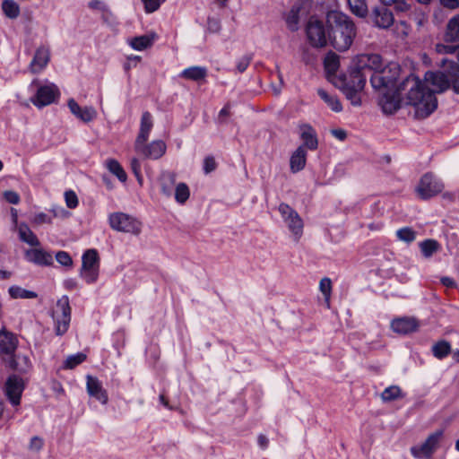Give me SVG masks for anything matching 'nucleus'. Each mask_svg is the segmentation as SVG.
<instances>
[{
	"label": "nucleus",
	"instance_id": "23",
	"mask_svg": "<svg viewBox=\"0 0 459 459\" xmlns=\"http://www.w3.org/2000/svg\"><path fill=\"white\" fill-rule=\"evenodd\" d=\"M419 325L412 317H399L391 322V328L400 334H408L417 330Z\"/></svg>",
	"mask_w": 459,
	"mask_h": 459
},
{
	"label": "nucleus",
	"instance_id": "48",
	"mask_svg": "<svg viewBox=\"0 0 459 459\" xmlns=\"http://www.w3.org/2000/svg\"><path fill=\"white\" fill-rule=\"evenodd\" d=\"M252 58H253L252 55H249V54L245 55V56H241L240 58H238L236 62V70L240 74L244 73L249 66Z\"/></svg>",
	"mask_w": 459,
	"mask_h": 459
},
{
	"label": "nucleus",
	"instance_id": "46",
	"mask_svg": "<svg viewBox=\"0 0 459 459\" xmlns=\"http://www.w3.org/2000/svg\"><path fill=\"white\" fill-rule=\"evenodd\" d=\"M435 50L437 53L441 55H451V54H457L458 51V46H454L450 44H445V43H437L435 46Z\"/></svg>",
	"mask_w": 459,
	"mask_h": 459
},
{
	"label": "nucleus",
	"instance_id": "4",
	"mask_svg": "<svg viewBox=\"0 0 459 459\" xmlns=\"http://www.w3.org/2000/svg\"><path fill=\"white\" fill-rule=\"evenodd\" d=\"M401 69L396 63H390L386 67L375 71L370 76V82L374 89L381 92L394 89L399 85L398 79Z\"/></svg>",
	"mask_w": 459,
	"mask_h": 459
},
{
	"label": "nucleus",
	"instance_id": "25",
	"mask_svg": "<svg viewBox=\"0 0 459 459\" xmlns=\"http://www.w3.org/2000/svg\"><path fill=\"white\" fill-rule=\"evenodd\" d=\"M300 138L305 149L315 151L318 147V140L315 129L309 125H302L299 127Z\"/></svg>",
	"mask_w": 459,
	"mask_h": 459
},
{
	"label": "nucleus",
	"instance_id": "19",
	"mask_svg": "<svg viewBox=\"0 0 459 459\" xmlns=\"http://www.w3.org/2000/svg\"><path fill=\"white\" fill-rule=\"evenodd\" d=\"M86 389L90 396L95 398L102 404L108 403V393L97 377L87 376Z\"/></svg>",
	"mask_w": 459,
	"mask_h": 459
},
{
	"label": "nucleus",
	"instance_id": "21",
	"mask_svg": "<svg viewBox=\"0 0 459 459\" xmlns=\"http://www.w3.org/2000/svg\"><path fill=\"white\" fill-rule=\"evenodd\" d=\"M374 24L381 29H387L394 23V16L385 6L376 7L372 13Z\"/></svg>",
	"mask_w": 459,
	"mask_h": 459
},
{
	"label": "nucleus",
	"instance_id": "39",
	"mask_svg": "<svg viewBox=\"0 0 459 459\" xmlns=\"http://www.w3.org/2000/svg\"><path fill=\"white\" fill-rule=\"evenodd\" d=\"M87 356L83 352H77L69 355L64 361L63 368L65 369H73L86 359Z\"/></svg>",
	"mask_w": 459,
	"mask_h": 459
},
{
	"label": "nucleus",
	"instance_id": "58",
	"mask_svg": "<svg viewBox=\"0 0 459 459\" xmlns=\"http://www.w3.org/2000/svg\"><path fill=\"white\" fill-rule=\"evenodd\" d=\"M392 4H394V9L399 12H407L411 7V4L406 0H395L392 2Z\"/></svg>",
	"mask_w": 459,
	"mask_h": 459
},
{
	"label": "nucleus",
	"instance_id": "28",
	"mask_svg": "<svg viewBox=\"0 0 459 459\" xmlns=\"http://www.w3.org/2000/svg\"><path fill=\"white\" fill-rule=\"evenodd\" d=\"M19 239L31 247H39L40 242L36 234L26 223H20L17 227Z\"/></svg>",
	"mask_w": 459,
	"mask_h": 459
},
{
	"label": "nucleus",
	"instance_id": "38",
	"mask_svg": "<svg viewBox=\"0 0 459 459\" xmlns=\"http://www.w3.org/2000/svg\"><path fill=\"white\" fill-rule=\"evenodd\" d=\"M451 351V346L449 342L446 341H440L433 345L432 352L433 355L438 359H442L446 358Z\"/></svg>",
	"mask_w": 459,
	"mask_h": 459
},
{
	"label": "nucleus",
	"instance_id": "37",
	"mask_svg": "<svg viewBox=\"0 0 459 459\" xmlns=\"http://www.w3.org/2000/svg\"><path fill=\"white\" fill-rule=\"evenodd\" d=\"M403 396L404 394L398 385H390L386 387L381 394V398L384 402H392Z\"/></svg>",
	"mask_w": 459,
	"mask_h": 459
},
{
	"label": "nucleus",
	"instance_id": "34",
	"mask_svg": "<svg viewBox=\"0 0 459 459\" xmlns=\"http://www.w3.org/2000/svg\"><path fill=\"white\" fill-rule=\"evenodd\" d=\"M351 12L359 16L366 17L368 14V6L365 0H347Z\"/></svg>",
	"mask_w": 459,
	"mask_h": 459
},
{
	"label": "nucleus",
	"instance_id": "60",
	"mask_svg": "<svg viewBox=\"0 0 459 459\" xmlns=\"http://www.w3.org/2000/svg\"><path fill=\"white\" fill-rule=\"evenodd\" d=\"M30 446L31 449L39 451V449H41V447L43 446V440L40 437H33L30 439Z\"/></svg>",
	"mask_w": 459,
	"mask_h": 459
},
{
	"label": "nucleus",
	"instance_id": "24",
	"mask_svg": "<svg viewBox=\"0 0 459 459\" xmlns=\"http://www.w3.org/2000/svg\"><path fill=\"white\" fill-rule=\"evenodd\" d=\"M307 152L304 145L299 146L290 155V169L291 173L296 174L301 171L307 163Z\"/></svg>",
	"mask_w": 459,
	"mask_h": 459
},
{
	"label": "nucleus",
	"instance_id": "27",
	"mask_svg": "<svg viewBox=\"0 0 459 459\" xmlns=\"http://www.w3.org/2000/svg\"><path fill=\"white\" fill-rule=\"evenodd\" d=\"M17 338L10 332L0 331V351L5 354L13 353L17 347Z\"/></svg>",
	"mask_w": 459,
	"mask_h": 459
},
{
	"label": "nucleus",
	"instance_id": "7",
	"mask_svg": "<svg viewBox=\"0 0 459 459\" xmlns=\"http://www.w3.org/2000/svg\"><path fill=\"white\" fill-rule=\"evenodd\" d=\"M52 317L55 322L56 333L57 335L65 334L69 328L71 321V307L67 296L65 295L57 300L52 313Z\"/></svg>",
	"mask_w": 459,
	"mask_h": 459
},
{
	"label": "nucleus",
	"instance_id": "12",
	"mask_svg": "<svg viewBox=\"0 0 459 459\" xmlns=\"http://www.w3.org/2000/svg\"><path fill=\"white\" fill-rule=\"evenodd\" d=\"M443 188L444 185L439 178L432 173H426L420 178L416 191L422 199H428L440 193Z\"/></svg>",
	"mask_w": 459,
	"mask_h": 459
},
{
	"label": "nucleus",
	"instance_id": "64",
	"mask_svg": "<svg viewBox=\"0 0 459 459\" xmlns=\"http://www.w3.org/2000/svg\"><path fill=\"white\" fill-rule=\"evenodd\" d=\"M441 282L447 288H455L456 286V282L450 277H443Z\"/></svg>",
	"mask_w": 459,
	"mask_h": 459
},
{
	"label": "nucleus",
	"instance_id": "55",
	"mask_svg": "<svg viewBox=\"0 0 459 459\" xmlns=\"http://www.w3.org/2000/svg\"><path fill=\"white\" fill-rule=\"evenodd\" d=\"M207 30L212 33H217L221 30L220 20L209 17L207 20Z\"/></svg>",
	"mask_w": 459,
	"mask_h": 459
},
{
	"label": "nucleus",
	"instance_id": "44",
	"mask_svg": "<svg viewBox=\"0 0 459 459\" xmlns=\"http://www.w3.org/2000/svg\"><path fill=\"white\" fill-rule=\"evenodd\" d=\"M396 236L401 241L411 243L416 238V232L410 227H404L396 231Z\"/></svg>",
	"mask_w": 459,
	"mask_h": 459
},
{
	"label": "nucleus",
	"instance_id": "6",
	"mask_svg": "<svg viewBox=\"0 0 459 459\" xmlns=\"http://www.w3.org/2000/svg\"><path fill=\"white\" fill-rule=\"evenodd\" d=\"M100 256L94 248L87 249L82 256L81 277L88 284L94 283L99 277Z\"/></svg>",
	"mask_w": 459,
	"mask_h": 459
},
{
	"label": "nucleus",
	"instance_id": "62",
	"mask_svg": "<svg viewBox=\"0 0 459 459\" xmlns=\"http://www.w3.org/2000/svg\"><path fill=\"white\" fill-rule=\"evenodd\" d=\"M439 1H440V4L447 9L455 10V9L458 8V1L457 0H439Z\"/></svg>",
	"mask_w": 459,
	"mask_h": 459
},
{
	"label": "nucleus",
	"instance_id": "61",
	"mask_svg": "<svg viewBox=\"0 0 459 459\" xmlns=\"http://www.w3.org/2000/svg\"><path fill=\"white\" fill-rule=\"evenodd\" d=\"M331 134L340 141H344L347 137V133L343 129H333Z\"/></svg>",
	"mask_w": 459,
	"mask_h": 459
},
{
	"label": "nucleus",
	"instance_id": "17",
	"mask_svg": "<svg viewBox=\"0 0 459 459\" xmlns=\"http://www.w3.org/2000/svg\"><path fill=\"white\" fill-rule=\"evenodd\" d=\"M24 258L27 262L39 266H50L53 264L51 253L41 248L40 246L26 249L24 251Z\"/></svg>",
	"mask_w": 459,
	"mask_h": 459
},
{
	"label": "nucleus",
	"instance_id": "42",
	"mask_svg": "<svg viewBox=\"0 0 459 459\" xmlns=\"http://www.w3.org/2000/svg\"><path fill=\"white\" fill-rule=\"evenodd\" d=\"M420 248L425 257H430L438 248L437 241L426 239L420 244Z\"/></svg>",
	"mask_w": 459,
	"mask_h": 459
},
{
	"label": "nucleus",
	"instance_id": "13",
	"mask_svg": "<svg viewBox=\"0 0 459 459\" xmlns=\"http://www.w3.org/2000/svg\"><path fill=\"white\" fill-rule=\"evenodd\" d=\"M307 40L315 48L325 47L327 43V37L324 23L314 17H311L306 28Z\"/></svg>",
	"mask_w": 459,
	"mask_h": 459
},
{
	"label": "nucleus",
	"instance_id": "3",
	"mask_svg": "<svg viewBox=\"0 0 459 459\" xmlns=\"http://www.w3.org/2000/svg\"><path fill=\"white\" fill-rule=\"evenodd\" d=\"M340 89L353 106H360V91L366 84V74L358 71H349V74L340 77Z\"/></svg>",
	"mask_w": 459,
	"mask_h": 459
},
{
	"label": "nucleus",
	"instance_id": "41",
	"mask_svg": "<svg viewBox=\"0 0 459 459\" xmlns=\"http://www.w3.org/2000/svg\"><path fill=\"white\" fill-rule=\"evenodd\" d=\"M190 196V191L186 184L179 183L175 187V199L177 203L184 204Z\"/></svg>",
	"mask_w": 459,
	"mask_h": 459
},
{
	"label": "nucleus",
	"instance_id": "57",
	"mask_svg": "<svg viewBox=\"0 0 459 459\" xmlns=\"http://www.w3.org/2000/svg\"><path fill=\"white\" fill-rule=\"evenodd\" d=\"M4 196L9 204H18L20 203V195L14 191H5Z\"/></svg>",
	"mask_w": 459,
	"mask_h": 459
},
{
	"label": "nucleus",
	"instance_id": "33",
	"mask_svg": "<svg viewBox=\"0 0 459 459\" xmlns=\"http://www.w3.org/2000/svg\"><path fill=\"white\" fill-rule=\"evenodd\" d=\"M152 43L153 37H150L149 35H142L133 38L130 41V46L137 51H143L151 47Z\"/></svg>",
	"mask_w": 459,
	"mask_h": 459
},
{
	"label": "nucleus",
	"instance_id": "14",
	"mask_svg": "<svg viewBox=\"0 0 459 459\" xmlns=\"http://www.w3.org/2000/svg\"><path fill=\"white\" fill-rule=\"evenodd\" d=\"M442 435V430L432 433L425 442L411 448V455L418 459H429L434 453Z\"/></svg>",
	"mask_w": 459,
	"mask_h": 459
},
{
	"label": "nucleus",
	"instance_id": "36",
	"mask_svg": "<svg viewBox=\"0 0 459 459\" xmlns=\"http://www.w3.org/2000/svg\"><path fill=\"white\" fill-rule=\"evenodd\" d=\"M10 296L13 299H34L37 297V293L32 290H25L19 286H11L8 290Z\"/></svg>",
	"mask_w": 459,
	"mask_h": 459
},
{
	"label": "nucleus",
	"instance_id": "18",
	"mask_svg": "<svg viewBox=\"0 0 459 459\" xmlns=\"http://www.w3.org/2000/svg\"><path fill=\"white\" fill-rule=\"evenodd\" d=\"M70 112L79 120L89 123L96 118L97 111L93 107L82 108L74 99L71 98L67 101Z\"/></svg>",
	"mask_w": 459,
	"mask_h": 459
},
{
	"label": "nucleus",
	"instance_id": "22",
	"mask_svg": "<svg viewBox=\"0 0 459 459\" xmlns=\"http://www.w3.org/2000/svg\"><path fill=\"white\" fill-rule=\"evenodd\" d=\"M152 127H153L152 116L149 111H144L142 114L139 133L135 139L134 144L147 143V141L149 140L151 132L152 130Z\"/></svg>",
	"mask_w": 459,
	"mask_h": 459
},
{
	"label": "nucleus",
	"instance_id": "2",
	"mask_svg": "<svg viewBox=\"0 0 459 459\" xmlns=\"http://www.w3.org/2000/svg\"><path fill=\"white\" fill-rule=\"evenodd\" d=\"M331 26L329 39L332 46L338 51L348 50L356 36V26L349 16L341 12L328 13Z\"/></svg>",
	"mask_w": 459,
	"mask_h": 459
},
{
	"label": "nucleus",
	"instance_id": "26",
	"mask_svg": "<svg viewBox=\"0 0 459 459\" xmlns=\"http://www.w3.org/2000/svg\"><path fill=\"white\" fill-rule=\"evenodd\" d=\"M306 2L307 0H302V2L293 4L287 15L286 23L291 31H296L299 29V15L305 13L303 12V5Z\"/></svg>",
	"mask_w": 459,
	"mask_h": 459
},
{
	"label": "nucleus",
	"instance_id": "35",
	"mask_svg": "<svg viewBox=\"0 0 459 459\" xmlns=\"http://www.w3.org/2000/svg\"><path fill=\"white\" fill-rule=\"evenodd\" d=\"M2 10L6 17L15 19L20 14V7L13 0H4L2 2Z\"/></svg>",
	"mask_w": 459,
	"mask_h": 459
},
{
	"label": "nucleus",
	"instance_id": "53",
	"mask_svg": "<svg viewBox=\"0 0 459 459\" xmlns=\"http://www.w3.org/2000/svg\"><path fill=\"white\" fill-rule=\"evenodd\" d=\"M32 222L37 225L50 224L52 222L51 217L45 212L36 213L32 219Z\"/></svg>",
	"mask_w": 459,
	"mask_h": 459
},
{
	"label": "nucleus",
	"instance_id": "52",
	"mask_svg": "<svg viewBox=\"0 0 459 459\" xmlns=\"http://www.w3.org/2000/svg\"><path fill=\"white\" fill-rule=\"evenodd\" d=\"M131 169L136 177L139 183H142L143 177L141 173V162L137 158H133L130 162Z\"/></svg>",
	"mask_w": 459,
	"mask_h": 459
},
{
	"label": "nucleus",
	"instance_id": "54",
	"mask_svg": "<svg viewBox=\"0 0 459 459\" xmlns=\"http://www.w3.org/2000/svg\"><path fill=\"white\" fill-rule=\"evenodd\" d=\"M65 198L67 207L74 209L78 205V198L74 192L66 191L65 193Z\"/></svg>",
	"mask_w": 459,
	"mask_h": 459
},
{
	"label": "nucleus",
	"instance_id": "29",
	"mask_svg": "<svg viewBox=\"0 0 459 459\" xmlns=\"http://www.w3.org/2000/svg\"><path fill=\"white\" fill-rule=\"evenodd\" d=\"M179 76L194 82H200L204 80L207 76V68L198 65L190 66L184 69Z\"/></svg>",
	"mask_w": 459,
	"mask_h": 459
},
{
	"label": "nucleus",
	"instance_id": "31",
	"mask_svg": "<svg viewBox=\"0 0 459 459\" xmlns=\"http://www.w3.org/2000/svg\"><path fill=\"white\" fill-rule=\"evenodd\" d=\"M318 96L330 107L334 112H340L342 109V106L335 95L329 94L324 89L317 90Z\"/></svg>",
	"mask_w": 459,
	"mask_h": 459
},
{
	"label": "nucleus",
	"instance_id": "63",
	"mask_svg": "<svg viewBox=\"0 0 459 459\" xmlns=\"http://www.w3.org/2000/svg\"><path fill=\"white\" fill-rule=\"evenodd\" d=\"M257 443L262 449H266L269 444V439L266 436L260 434L257 437Z\"/></svg>",
	"mask_w": 459,
	"mask_h": 459
},
{
	"label": "nucleus",
	"instance_id": "16",
	"mask_svg": "<svg viewBox=\"0 0 459 459\" xmlns=\"http://www.w3.org/2000/svg\"><path fill=\"white\" fill-rule=\"evenodd\" d=\"M24 386L21 377L16 375L9 377L4 385V393L12 405L20 404Z\"/></svg>",
	"mask_w": 459,
	"mask_h": 459
},
{
	"label": "nucleus",
	"instance_id": "11",
	"mask_svg": "<svg viewBox=\"0 0 459 459\" xmlns=\"http://www.w3.org/2000/svg\"><path fill=\"white\" fill-rule=\"evenodd\" d=\"M353 66L350 71H358L365 74L366 70L377 71L384 68L383 59L378 54H360L352 61Z\"/></svg>",
	"mask_w": 459,
	"mask_h": 459
},
{
	"label": "nucleus",
	"instance_id": "43",
	"mask_svg": "<svg viewBox=\"0 0 459 459\" xmlns=\"http://www.w3.org/2000/svg\"><path fill=\"white\" fill-rule=\"evenodd\" d=\"M175 184V176L170 173L164 174L161 178V192L166 196L172 194V186Z\"/></svg>",
	"mask_w": 459,
	"mask_h": 459
},
{
	"label": "nucleus",
	"instance_id": "50",
	"mask_svg": "<svg viewBox=\"0 0 459 459\" xmlns=\"http://www.w3.org/2000/svg\"><path fill=\"white\" fill-rule=\"evenodd\" d=\"M217 168V163L212 156H207L204 160L203 170L204 174H209L214 171Z\"/></svg>",
	"mask_w": 459,
	"mask_h": 459
},
{
	"label": "nucleus",
	"instance_id": "47",
	"mask_svg": "<svg viewBox=\"0 0 459 459\" xmlns=\"http://www.w3.org/2000/svg\"><path fill=\"white\" fill-rule=\"evenodd\" d=\"M56 260L58 264L65 267H72L73 266V259L71 255L65 251H58L56 255Z\"/></svg>",
	"mask_w": 459,
	"mask_h": 459
},
{
	"label": "nucleus",
	"instance_id": "40",
	"mask_svg": "<svg viewBox=\"0 0 459 459\" xmlns=\"http://www.w3.org/2000/svg\"><path fill=\"white\" fill-rule=\"evenodd\" d=\"M340 65V58L335 53L330 52L325 58V68L328 74H335Z\"/></svg>",
	"mask_w": 459,
	"mask_h": 459
},
{
	"label": "nucleus",
	"instance_id": "9",
	"mask_svg": "<svg viewBox=\"0 0 459 459\" xmlns=\"http://www.w3.org/2000/svg\"><path fill=\"white\" fill-rule=\"evenodd\" d=\"M278 210L289 230L291 232L293 239L299 241L302 236L304 227L301 217L287 204H281Z\"/></svg>",
	"mask_w": 459,
	"mask_h": 459
},
{
	"label": "nucleus",
	"instance_id": "51",
	"mask_svg": "<svg viewBox=\"0 0 459 459\" xmlns=\"http://www.w3.org/2000/svg\"><path fill=\"white\" fill-rule=\"evenodd\" d=\"M409 30L410 26L408 23L404 21H402L395 24L394 32L396 33L397 37L403 39L408 35Z\"/></svg>",
	"mask_w": 459,
	"mask_h": 459
},
{
	"label": "nucleus",
	"instance_id": "45",
	"mask_svg": "<svg viewBox=\"0 0 459 459\" xmlns=\"http://www.w3.org/2000/svg\"><path fill=\"white\" fill-rule=\"evenodd\" d=\"M448 78L453 91L456 94H459V66L455 65L452 67V70L448 74Z\"/></svg>",
	"mask_w": 459,
	"mask_h": 459
},
{
	"label": "nucleus",
	"instance_id": "56",
	"mask_svg": "<svg viewBox=\"0 0 459 459\" xmlns=\"http://www.w3.org/2000/svg\"><path fill=\"white\" fill-rule=\"evenodd\" d=\"M319 289L325 297H328L332 289L331 280L329 278H323L319 282Z\"/></svg>",
	"mask_w": 459,
	"mask_h": 459
},
{
	"label": "nucleus",
	"instance_id": "8",
	"mask_svg": "<svg viewBox=\"0 0 459 459\" xmlns=\"http://www.w3.org/2000/svg\"><path fill=\"white\" fill-rule=\"evenodd\" d=\"M108 221L110 227L117 231L134 235H138L141 232V222L126 213H111L108 217Z\"/></svg>",
	"mask_w": 459,
	"mask_h": 459
},
{
	"label": "nucleus",
	"instance_id": "10",
	"mask_svg": "<svg viewBox=\"0 0 459 459\" xmlns=\"http://www.w3.org/2000/svg\"><path fill=\"white\" fill-rule=\"evenodd\" d=\"M409 93V89H402V82L394 89L381 92L378 104L385 114H394L401 107V96Z\"/></svg>",
	"mask_w": 459,
	"mask_h": 459
},
{
	"label": "nucleus",
	"instance_id": "20",
	"mask_svg": "<svg viewBox=\"0 0 459 459\" xmlns=\"http://www.w3.org/2000/svg\"><path fill=\"white\" fill-rule=\"evenodd\" d=\"M50 60L49 49L44 46L37 48L30 64L29 69L32 74H39L45 69Z\"/></svg>",
	"mask_w": 459,
	"mask_h": 459
},
{
	"label": "nucleus",
	"instance_id": "15",
	"mask_svg": "<svg viewBox=\"0 0 459 459\" xmlns=\"http://www.w3.org/2000/svg\"><path fill=\"white\" fill-rule=\"evenodd\" d=\"M134 150L145 159L159 160L165 154L167 145L162 140H153L149 143L134 144Z\"/></svg>",
	"mask_w": 459,
	"mask_h": 459
},
{
	"label": "nucleus",
	"instance_id": "30",
	"mask_svg": "<svg viewBox=\"0 0 459 459\" xmlns=\"http://www.w3.org/2000/svg\"><path fill=\"white\" fill-rule=\"evenodd\" d=\"M444 39L446 43L459 41V14L448 21Z\"/></svg>",
	"mask_w": 459,
	"mask_h": 459
},
{
	"label": "nucleus",
	"instance_id": "5",
	"mask_svg": "<svg viewBox=\"0 0 459 459\" xmlns=\"http://www.w3.org/2000/svg\"><path fill=\"white\" fill-rule=\"evenodd\" d=\"M30 89H35V93L30 97V101L39 108L54 103L60 96L58 87L48 81L42 84L38 79H34L30 84Z\"/></svg>",
	"mask_w": 459,
	"mask_h": 459
},
{
	"label": "nucleus",
	"instance_id": "49",
	"mask_svg": "<svg viewBox=\"0 0 459 459\" xmlns=\"http://www.w3.org/2000/svg\"><path fill=\"white\" fill-rule=\"evenodd\" d=\"M144 4V10L147 13L157 11L165 0H142Z\"/></svg>",
	"mask_w": 459,
	"mask_h": 459
},
{
	"label": "nucleus",
	"instance_id": "32",
	"mask_svg": "<svg viewBox=\"0 0 459 459\" xmlns=\"http://www.w3.org/2000/svg\"><path fill=\"white\" fill-rule=\"evenodd\" d=\"M106 167L108 171L116 176L121 182L126 181V173L117 160L114 159L106 160Z\"/></svg>",
	"mask_w": 459,
	"mask_h": 459
},
{
	"label": "nucleus",
	"instance_id": "1",
	"mask_svg": "<svg viewBox=\"0 0 459 459\" xmlns=\"http://www.w3.org/2000/svg\"><path fill=\"white\" fill-rule=\"evenodd\" d=\"M450 87L448 74L443 72L429 71L421 82L413 74L402 81V89H409L406 96L407 104L415 108L417 118H426L437 108L436 93H441Z\"/></svg>",
	"mask_w": 459,
	"mask_h": 459
},
{
	"label": "nucleus",
	"instance_id": "59",
	"mask_svg": "<svg viewBox=\"0 0 459 459\" xmlns=\"http://www.w3.org/2000/svg\"><path fill=\"white\" fill-rule=\"evenodd\" d=\"M88 6L92 10H99L101 12L108 11L107 4L100 0H91V2H89Z\"/></svg>",
	"mask_w": 459,
	"mask_h": 459
}]
</instances>
